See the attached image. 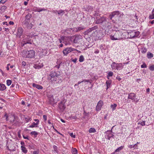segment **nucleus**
<instances>
[{
    "mask_svg": "<svg viewBox=\"0 0 154 154\" xmlns=\"http://www.w3.org/2000/svg\"><path fill=\"white\" fill-rule=\"evenodd\" d=\"M49 101L51 104H52L54 103H57V101L55 100L52 95L49 99Z\"/></svg>",
    "mask_w": 154,
    "mask_h": 154,
    "instance_id": "nucleus-18",
    "label": "nucleus"
},
{
    "mask_svg": "<svg viewBox=\"0 0 154 154\" xmlns=\"http://www.w3.org/2000/svg\"><path fill=\"white\" fill-rule=\"evenodd\" d=\"M113 74V73L112 72H110L108 73V75L110 77L112 76Z\"/></svg>",
    "mask_w": 154,
    "mask_h": 154,
    "instance_id": "nucleus-47",
    "label": "nucleus"
},
{
    "mask_svg": "<svg viewBox=\"0 0 154 154\" xmlns=\"http://www.w3.org/2000/svg\"><path fill=\"white\" fill-rule=\"evenodd\" d=\"M70 136H71L73 138H75V135L73 133H70L69 134Z\"/></svg>",
    "mask_w": 154,
    "mask_h": 154,
    "instance_id": "nucleus-50",
    "label": "nucleus"
},
{
    "mask_svg": "<svg viewBox=\"0 0 154 154\" xmlns=\"http://www.w3.org/2000/svg\"><path fill=\"white\" fill-rule=\"evenodd\" d=\"M7 1V0H1L0 2L4 4Z\"/></svg>",
    "mask_w": 154,
    "mask_h": 154,
    "instance_id": "nucleus-56",
    "label": "nucleus"
},
{
    "mask_svg": "<svg viewBox=\"0 0 154 154\" xmlns=\"http://www.w3.org/2000/svg\"><path fill=\"white\" fill-rule=\"evenodd\" d=\"M97 26H95L94 27L90 28L88 30L84 32V34L85 35H88L90 32H91L93 30L97 29Z\"/></svg>",
    "mask_w": 154,
    "mask_h": 154,
    "instance_id": "nucleus-8",
    "label": "nucleus"
},
{
    "mask_svg": "<svg viewBox=\"0 0 154 154\" xmlns=\"http://www.w3.org/2000/svg\"><path fill=\"white\" fill-rule=\"evenodd\" d=\"M123 68V66L122 63H117L116 69L117 70L122 69Z\"/></svg>",
    "mask_w": 154,
    "mask_h": 154,
    "instance_id": "nucleus-20",
    "label": "nucleus"
},
{
    "mask_svg": "<svg viewBox=\"0 0 154 154\" xmlns=\"http://www.w3.org/2000/svg\"><path fill=\"white\" fill-rule=\"evenodd\" d=\"M66 101L64 100L61 101L60 103H59V107L60 110H64L65 108L64 103Z\"/></svg>",
    "mask_w": 154,
    "mask_h": 154,
    "instance_id": "nucleus-12",
    "label": "nucleus"
},
{
    "mask_svg": "<svg viewBox=\"0 0 154 154\" xmlns=\"http://www.w3.org/2000/svg\"><path fill=\"white\" fill-rule=\"evenodd\" d=\"M74 50L72 48H68L65 49L63 51V53L64 55H67V54Z\"/></svg>",
    "mask_w": 154,
    "mask_h": 154,
    "instance_id": "nucleus-7",
    "label": "nucleus"
},
{
    "mask_svg": "<svg viewBox=\"0 0 154 154\" xmlns=\"http://www.w3.org/2000/svg\"><path fill=\"white\" fill-rule=\"evenodd\" d=\"M39 153V151L38 150L34 151L33 152V154H38Z\"/></svg>",
    "mask_w": 154,
    "mask_h": 154,
    "instance_id": "nucleus-55",
    "label": "nucleus"
},
{
    "mask_svg": "<svg viewBox=\"0 0 154 154\" xmlns=\"http://www.w3.org/2000/svg\"><path fill=\"white\" fill-rule=\"evenodd\" d=\"M65 14V12L64 10H60L58 11V14L59 15L62 16V15Z\"/></svg>",
    "mask_w": 154,
    "mask_h": 154,
    "instance_id": "nucleus-28",
    "label": "nucleus"
},
{
    "mask_svg": "<svg viewBox=\"0 0 154 154\" xmlns=\"http://www.w3.org/2000/svg\"><path fill=\"white\" fill-rule=\"evenodd\" d=\"M24 119L26 122H28L31 120V118L29 116H28L27 117H25Z\"/></svg>",
    "mask_w": 154,
    "mask_h": 154,
    "instance_id": "nucleus-36",
    "label": "nucleus"
},
{
    "mask_svg": "<svg viewBox=\"0 0 154 154\" xmlns=\"http://www.w3.org/2000/svg\"><path fill=\"white\" fill-rule=\"evenodd\" d=\"M43 118L44 119L45 121H46L47 120V116L46 115H43Z\"/></svg>",
    "mask_w": 154,
    "mask_h": 154,
    "instance_id": "nucleus-49",
    "label": "nucleus"
},
{
    "mask_svg": "<svg viewBox=\"0 0 154 154\" xmlns=\"http://www.w3.org/2000/svg\"><path fill=\"white\" fill-rule=\"evenodd\" d=\"M28 51L25 50L22 52V56L23 57L27 58Z\"/></svg>",
    "mask_w": 154,
    "mask_h": 154,
    "instance_id": "nucleus-21",
    "label": "nucleus"
},
{
    "mask_svg": "<svg viewBox=\"0 0 154 154\" xmlns=\"http://www.w3.org/2000/svg\"><path fill=\"white\" fill-rule=\"evenodd\" d=\"M141 68H146L147 67V66L145 63H144L141 66Z\"/></svg>",
    "mask_w": 154,
    "mask_h": 154,
    "instance_id": "nucleus-46",
    "label": "nucleus"
},
{
    "mask_svg": "<svg viewBox=\"0 0 154 154\" xmlns=\"http://www.w3.org/2000/svg\"><path fill=\"white\" fill-rule=\"evenodd\" d=\"M41 34H39L38 35H35V39H38V38L39 39V40L40 39H41V38H42L41 36Z\"/></svg>",
    "mask_w": 154,
    "mask_h": 154,
    "instance_id": "nucleus-43",
    "label": "nucleus"
},
{
    "mask_svg": "<svg viewBox=\"0 0 154 154\" xmlns=\"http://www.w3.org/2000/svg\"><path fill=\"white\" fill-rule=\"evenodd\" d=\"M40 51L41 54L42 56H44L47 54V51L45 49H43L41 48L40 49Z\"/></svg>",
    "mask_w": 154,
    "mask_h": 154,
    "instance_id": "nucleus-19",
    "label": "nucleus"
},
{
    "mask_svg": "<svg viewBox=\"0 0 154 154\" xmlns=\"http://www.w3.org/2000/svg\"><path fill=\"white\" fill-rule=\"evenodd\" d=\"M32 17V15L31 14H28L25 17V20L23 22H29L30 20V19Z\"/></svg>",
    "mask_w": 154,
    "mask_h": 154,
    "instance_id": "nucleus-17",
    "label": "nucleus"
},
{
    "mask_svg": "<svg viewBox=\"0 0 154 154\" xmlns=\"http://www.w3.org/2000/svg\"><path fill=\"white\" fill-rule=\"evenodd\" d=\"M34 121L35 122H36V123H38V124L39 123V121L38 119H34Z\"/></svg>",
    "mask_w": 154,
    "mask_h": 154,
    "instance_id": "nucleus-58",
    "label": "nucleus"
},
{
    "mask_svg": "<svg viewBox=\"0 0 154 154\" xmlns=\"http://www.w3.org/2000/svg\"><path fill=\"white\" fill-rule=\"evenodd\" d=\"M149 69L151 71H154V65L151 66L149 67Z\"/></svg>",
    "mask_w": 154,
    "mask_h": 154,
    "instance_id": "nucleus-45",
    "label": "nucleus"
},
{
    "mask_svg": "<svg viewBox=\"0 0 154 154\" xmlns=\"http://www.w3.org/2000/svg\"><path fill=\"white\" fill-rule=\"evenodd\" d=\"M112 132V130L110 131L108 130L106 133L105 136V138L106 139L110 140L111 137L114 138V135L112 134L111 133Z\"/></svg>",
    "mask_w": 154,
    "mask_h": 154,
    "instance_id": "nucleus-6",
    "label": "nucleus"
},
{
    "mask_svg": "<svg viewBox=\"0 0 154 154\" xmlns=\"http://www.w3.org/2000/svg\"><path fill=\"white\" fill-rule=\"evenodd\" d=\"M150 19H154V11L153 10L152 11V14L149 16Z\"/></svg>",
    "mask_w": 154,
    "mask_h": 154,
    "instance_id": "nucleus-31",
    "label": "nucleus"
},
{
    "mask_svg": "<svg viewBox=\"0 0 154 154\" xmlns=\"http://www.w3.org/2000/svg\"><path fill=\"white\" fill-rule=\"evenodd\" d=\"M34 121L35 122H36V123H38V124L39 123V121L38 119H34Z\"/></svg>",
    "mask_w": 154,
    "mask_h": 154,
    "instance_id": "nucleus-57",
    "label": "nucleus"
},
{
    "mask_svg": "<svg viewBox=\"0 0 154 154\" xmlns=\"http://www.w3.org/2000/svg\"><path fill=\"white\" fill-rule=\"evenodd\" d=\"M138 124L141 125L142 126H145V121H140L138 123Z\"/></svg>",
    "mask_w": 154,
    "mask_h": 154,
    "instance_id": "nucleus-38",
    "label": "nucleus"
},
{
    "mask_svg": "<svg viewBox=\"0 0 154 154\" xmlns=\"http://www.w3.org/2000/svg\"><path fill=\"white\" fill-rule=\"evenodd\" d=\"M0 86H1V90L3 91L6 89V88L5 85L0 83Z\"/></svg>",
    "mask_w": 154,
    "mask_h": 154,
    "instance_id": "nucleus-29",
    "label": "nucleus"
},
{
    "mask_svg": "<svg viewBox=\"0 0 154 154\" xmlns=\"http://www.w3.org/2000/svg\"><path fill=\"white\" fill-rule=\"evenodd\" d=\"M53 12L54 13H55V14H57V13L58 14V11H57V10H54L53 11Z\"/></svg>",
    "mask_w": 154,
    "mask_h": 154,
    "instance_id": "nucleus-62",
    "label": "nucleus"
},
{
    "mask_svg": "<svg viewBox=\"0 0 154 154\" xmlns=\"http://www.w3.org/2000/svg\"><path fill=\"white\" fill-rule=\"evenodd\" d=\"M89 131L90 133H94L96 132V131L94 128H91L89 129Z\"/></svg>",
    "mask_w": 154,
    "mask_h": 154,
    "instance_id": "nucleus-35",
    "label": "nucleus"
},
{
    "mask_svg": "<svg viewBox=\"0 0 154 154\" xmlns=\"http://www.w3.org/2000/svg\"><path fill=\"white\" fill-rule=\"evenodd\" d=\"M117 106V104H114L111 105V107L112 108L113 110H114L116 109V108Z\"/></svg>",
    "mask_w": 154,
    "mask_h": 154,
    "instance_id": "nucleus-39",
    "label": "nucleus"
},
{
    "mask_svg": "<svg viewBox=\"0 0 154 154\" xmlns=\"http://www.w3.org/2000/svg\"><path fill=\"white\" fill-rule=\"evenodd\" d=\"M72 154H77V150L75 148H73L72 149Z\"/></svg>",
    "mask_w": 154,
    "mask_h": 154,
    "instance_id": "nucleus-33",
    "label": "nucleus"
},
{
    "mask_svg": "<svg viewBox=\"0 0 154 154\" xmlns=\"http://www.w3.org/2000/svg\"><path fill=\"white\" fill-rule=\"evenodd\" d=\"M128 147L130 148H132L134 147V145H130L128 146Z\"/></svg>",
    "mask_w": 154,
    "mask_h": 154,
    "instance_id": "nucleus-52",
    "label": "nucleus"
},
{
    "mask_svg": "<svg viewBox=\"0 0 154 154\" xmlns=\"http://www.w3.org/2000/svg\"><path fill=\"white\" fill-rule=\"evenodd\" d=\"M43 65L42 63H39V61H38L33 66V67L35 69H39L43 66Z\"/></svg>",
    "mask_w": 154,
    "mask_h": 154,
    "instance_id": "nucleus-10",
    "label": "nucleus"
},
{
    "mask_svg": "<svg viewBox=\"0 0 154 154\" xmlns=\"http://www.w3.org/2000/svg\"><path fill=\"white\" fill-rule=\"evenodd\" d=\"M27 58L33 57L35 55V52L33 50L28 51Z\"/></svg>",
    "mask_w": 154,
    "mask_h": 154,
    "instance_id": "nucleus-13",
    "label": "nucleus"
},
{
    "mask_svg": "<svg viewBox=\"0 0 154 154\" xmlns=\"http://www.w3.org/2000/svg\"><path fill=\"white\" fill-rule=\"evenodd\" d=\"M103 104V102L102 100H100L97 104L96 108V110L97 111H99L100 110Z\"/></svg>",
    "mask_w": 154,
    "mask_h": 154,
    "instance_id": "nucleus-9",
    "label": "nucleus"
},
{
    "mask_svg": "<svg viewBox=\"0 0 154 154\" xmlns=\"http://www.w3.org/2000/svg\"><path fill=\"white\" fill-rule=\"evenodd\" d=\"M22 65L23 66H25L26 65V62L24 61L22 62Z\"/></svg>",
    "mask_w": 154,
    "mask_h": 154,
    "instance_id": "nucleus-54",
    "label": "nucleus"
},
{
    "mask_svg": "<svg viewBox=\"0 0 154 154\" xmlns=\"http://www.w3.org/2000/svg\"><path fill=\"white\" fill-rule=\"evenodd\" d=\"M23 137L25 139H27L28 140H29V137H28V136H25L23 135Z\"/></svg>",
    "mask_w": 154,
    "mask_h": 154,
    "instance_id": "nucleus-60",
    "label": "nucleus"
},
{
    "mask_svg": "<svg viewBox=\"0 0 154 154\" xmlns=\"http://www.w3.org/2000/svg\"><path fill=\"white\" fill-rule=\"evenodd\" d=\"M112 83V81L111 80H108L106 81V90L108 88H109L110 86V85Z\"/></svg>",
    "mask_w": 154,
    "mask_h": 154,
    "instance_id": "nucleus-23",
    "label": "nucleus"
},
{
    "mask_svg": "<svg viewBox=\"0 0 154 154\" xmlns=\"http://www.w3.org/2000/svg\"><path fill=\"white\" fill-rule=\"evenodd\" d=\"M128 36L130 38H133L136 36L135 31H133L132 32H129L128 33Z\"/></svg>",
    "mask_w": 154,
    "mask_h": 154,
    "instance_id": "nucleus-14",
    "label": "nucleus"
},
{
    "mask_svg": "<svg viewBox=\"0 0 154 154\" xmlns=\"http://www.w3.org/2000/svg\"><path fill=\"white\" fill-rule=\"evenodd\" d=\"M73 42L75 43H77L78 42V38H75L73 40Z\"/></svg>",
    "mask_w": 154,
    "mask_h": 154,
    "instance_id": "nucleus-51",
    "label": "nucleus"
},
{
    "mask_svg": "<svg viewBox=\"0 0 154 154\" xmlns=\"http://www.w3.org/2000/svg\"><path fill=\"white\" fill-rule=\"evenodd\" d=\"M24 42H25V44H31L32 42V41L31 39L28 40L27 41H24Z\"/></svg>",
    "mask_w": 154,
    "mask_h": 154,
    "instance_id": "nucleus-40",
    "label": "nucleus"
},
{
    "mask_svg": "<svg viewBox=\"0 0 154 154\" xmlns=\"http://www.w3.org/2000/svg\"><path fill=\"white\" fill-rule=\"evenodd\" d=\"M135 33H136V35L135 37H137L139 35V32H135Z\"/></svg>",
    "mask_w": 154,
    "mask_h": 154,
    "instance_id": "nucleus-63",
    "label": "nucleus"
},
{
    "mask_svg": "<svg viewBox=\"0 0 154 154\" xmlns=\"http://www.w3.org/2000/svg\"><path fill=\"white\" fill-rule=\"evenodd\" d=\"M88 8H89V10H90V11H92V9H93V8H92V7H91V6H89V7H88Z\"/></svg>",
    "mask_w": 154,
    "mask_h": 154,
    "instance_id": "nucleus-64",
    "label": "nucleus"
},
{
    "mask_svg": "<svg viewBox=\"0 0 154 154\" xmlns=\"http://www.w3.org/2000/svg\"><path fill=\"white\" fill-rule=\"evenodd\" d=\"M136 97V96L135 94L134 93H131L128 94V99H131L132 100V102L136 103L138 102L139 100L137 99Z\"/></svg>",
    "mask_w": 154,
    "mask_h": 154,
    "instance_id": "nucleus-4",
    "label": "nucleus"
},
{
    "mask_svg": "<svg viewBox=\"0 0 154 154\" xmlns=\"http://www.w3.org/2000/svg\"><path fill=\"white\" fill-rule=\"evenodd\" d=\"M32 86L39 90L42 89L43 88V87L42 86L34 83L32 84Z\"/></svg>",
    "mask_w": 154,
    "mask_h": 154,
    "instance_id": "nucleus-16",
    "label": "nucleus"
},
{
    "mask_svg": "<svg viewBox=\"0 0 154 154\" xmlns=\"http://www.w3.org/2000/svg\"><path fill=\"white\" fill-rule=\"evenodd\" d=\"M117 63L115 62H113L112 63L111 65V67L112 69H116Z\"/></svg>",
    "mask_w": 154,
    "mask_h": 154,
    "instance_id": "nucleus-24",
    "label": "nucleus"
},
{
    "mask_svg": "<svg viewBox=\"0 0 154 154\" xmlns=\"http://www.w3.org/2000/svg\"><path fill=\"white\" fill-rule=\"evenodd\" d=\"M147 57L148 58H151L153 57V55L150 52H148L147 54Z\"/></svg>",
    "mask_w": 154,
    "mask_h": 154,
    "instance_id": "nucleus-30",
    "label": "nucleus"
},
{
    "mask_svg": "<svg viewBox=\"0 0 154 154\" xmlns=\"http://www.w3.org/2000/svg\"><path fill=\"white\" fill-rule=\"evenodd\" d=\"M123 38L122 32L119 30L114 31L110 35V38L112 40H120Z\"/></svg>",
    "mask_w": 154,
    "mask_h": 154,
    "instance_id": "nucleus-2",
    "label": "nucleus"
},
{
    "mask_svg": "<svg viewBox=\"0 0 154 154\" xmlns=\"http://www.w3.org/2000/svg\"><path fill=\"white\" fill-rule=\"evenodd\" d=\"M83 114L85 116H87L89 114V112H86L85 111H84Z\"/></svg>",
    "mask_w": 154,
    "mask_h": 154,
    "instance_id": "nucleus-59",
    "label": "nucleus"
},
{
    "mask_svg": "<svg viewBox=\"0 0 154 154\" xmlns=\"http://www.w3.org/2000/svg\"><path fill=\"white\" fill-rule=\"evenodd\" d=\"M31 134L34 135L35 137H36L38 134V133L35 131H32L30 133Z\"/></svg>",
    "mask_w": 154,
    "mask_h": 154,
    "instance_id": "nucleus-32",
    "label": "nucleus"
},
{
    "mask_svg": "<svg viewBox=\"0 0 154 154\" xmlns=\"http://www.w3.org/2000/svg\"><path fill=\"white\" fill-rule=\"evenodd\" d=\"M60 75L58 74L55 71H51L48 76V79L50 80L51 81L54 82H57V83H59L62 82L61 79H59Z\"/></svg>",
    "mask_w": 154,
    "mask_h": 154,
    "instance_id": "nucleus-1",
    "label": "nucleus"
},
{
    "mask_svg": "<svg viewBox=\"0 0 154 154\" xmlns=\"http://www.w3.org/2000/svg\"><path fill=\"white\" fill-rule=\"evenodd\" d=\"M7 7L5 6H3L0 7V12L3 13L4 12L7 8Z\"/></svg>",
    "mask_w": 154,
    "mask_h": 154,
    "instance_id": "nucleus-25",
    "label": "nucleus"
},
{
    "mask_svg": "<svg viewBox=\"0 0 154 154\" xmlns=\"http://www.w3.org/2000/svg\"><path fill=\"white\" fill-rule=\"evenodd\" d=\"M29 22H23L22 24L28 29H31L33 26V25Z\"/></svg>",
    "mask_w": 154,
    "mask_h": 154,
    "instance_id": "nucleus-5",
    "label": "nucleus"
},
{
    "mask_svg": "<svg viewBox=\"0 0 154 154\" xmlns=\"http://www.w3.org/2000/svg\"><path fill=\"white\" fill-rule=\"evenodd\" d=\"M84 58L83 56L81 55L80 56L79 60L80 62H82L84 61Z\"/></svg>",
    "mask_w": 154,
    "mask_h": 154,
    "instance_id": "nucleus-37",
    "label": "nucleus"
},
{
    "mask_svg": "<svg viewBox=\"0 0 154 154\" xmlns=\"http://www.w3.org/2000/svg\"><path fill=\"white\" fill-rule=\"evenodd\" d=\"M17 135H18V137L20 138L21 137V135H20V131H18L17 133Z\"/></svg>",
    "mask_w": 154,
    "mask_h": 154,
    "instance_id": "nucleus-61",
    "label": "nucleus"
},
{
    "mask_svg": "<svg viewBox=\"0 0 154 154\" xmlns=\"http://www.w3.org/2000/svg\"><path fill=\"white\" fill-rule=\"evenodd\" d=\"M77 60V58H75L74 59H72V62H74V63H75L76 62V61Z\"/></svg>",
    "mask_w": 154,
    "mask_h": 154,
    "instance_id": "nucleus-53",
    "label": "nucleus"
},
{
    "mask_svg": "<svg viewBox=\"0 0 154 154\" xmlns=\"http://www.w3.org/2000/svg\"><path fill=\"white\" fill-rule=\"evenodd\" d=\"M104 23L105 25V27H107L109 26V24L110 23L108 21H107V19L106 18L104 17H100L95 21L96 24L101 23Z\"/></svg>",
    "mask_w": 154,
    "mask_h": 154,
    "instance_id": "nucleus-3",
    "label": "nucleus"
},
{
    "mask_svg": "<svg viewBox=\"0 0 154 154\" xmlns=\"http://www.w3.org/2000/svg\"><path fill=\"white\" fill-rule=\"evenodd\" d=\"M147 50L146 48H142L141 49V52L143 53H145L146 52Z\"/></svg>",
    "mask_w": 154,
    "mask_h": 154,
    "instance_id": "nucleus-42",
    "label": "nucleus"
},
{
    "mask_svg": "<svg viewBox=\"0 0 154 154\" xmlns=\"http://www.w3.org/2000/svg\"><path fill=\"white\" fill-rule=\"evenodd\" d=\"M123 148V146H120V147L118 148L117 149H116L115 152H119L120 151V150H121Z\"/></svg>",
    "mask_w": 154,
    "mask_h": 154,
    "instance_id": "nucleus-34",
    "label": "nucleus"
},
{
    "mask_svg": "<svg viewBox=\"0 0 154 154\" xmlns=\"http://www.w3.org/2000/svg\"><path fill=\"white\" fill-rule=\"evenodd\" d=\"M5 117V119L7 121H8V116L7 115V113H5V114L4 115Z\"/></svg>",
    "mask_w": 154,
    "mask_h": 154,
    "instance_id": "nucleus-48",
    "label": "nucleus"
},
{
    "mask_svg": "<svg viewBox=\"0 0 154 154\" xmlns=\"http://www.w3.org/2000/svg\"><path fill=\"white\" fill-rule=\"evenodd\" d=\"M21 150L24 153H26L27 152V150L25 147L23 146H21Z\"/></svg>",
    "mask_w": 154,
    "mask_h": 154,
    "instance_id": "nucleus-27",
    "label": "nucleus"
},
{
    "mask_svg": "<svg viewBox=\"0 0 154 154\" xmlns=\"http://www.w3.org/2000/svg\"><path fill=\"white\" fill-rule=\"evenodd\" d=\"M120 14L119 12V11H115L112 12L109 16V18L111 20L112 19L113 17L115 15H118Z\"/></svg>",
    "mask_w": 154,
    "mask_h": 154,
    "instance_id": "nucleus-11",
    "label": "nucleus"
},
{
    "mask_svg": "<svg viewBox=\"0 0 154 154\" xmlns=\"http://www.w3.org/2000/svg\"><path fill=\"white\" fill-rule=\"evenodd\" d=\"M7 84L8 86H10L11 84L12 81L10 80H7Z\"/></svg>",
    "mask_w": 154,
    "mask_h": 154,
    "instance_id": "nucleus-41",
    "label": "nucleus"
},
{
    "mask_svg": "<svg viewBox=\"0 0 154 154\" xmlns=\"http://www.w3.org/2000/svg\"><path fill=\"white\" fill-rule=\"evenodd\" d=\"M85 29V27L83 26L78 27L77 28H76L74 29V30L76 32L81 31Z\"/></svg>",
    "mask_w": 154,
    "mask_h": 154,
    "instance_id": "nucleus-22",
    "label": "nucleus"
},
{
    "mask_svg": "<svg viewBox=\"0 0 154 154\" xmlns=\"http://www.w3.org/2000/svg\"><path fill=\"white\" fill-rule=\"evenodd\" d=\"M23 31V29L22 28L19 27L18 28L17 34L20 37L22 35Z\"/></svg>",
    "mask_w": 154,
    "mask_h": 154,
    "instance_id": "nucleus-15",
    "label": "nucleus"
},
{
    "mask_svg": "<svg viewBox=\"0 0 154 154\" xmlns=\"http://www.w3.org/2000/svg\"><path fill=\"white\" fill-rule=\"evenodd\" d=\"M46 10V9L45 8H38L37 9V11L38 12H40L42 11H45Z\"/></svg>",
    "mask_w": 154,
    "mask_h": 154,
    "instance_id": "nucleus-44",
    "label": "nucleus"
},
{
    "mask_svg": "<svg viewBox=\"0 0 154 154\" xmlns=\"http://www.w3.org/2000/svg\"><path fill=\"white\" fill-rule=\"evenodd\" d=\"M38 125V123H35V122H33L32 123L31 125L29 126V127L31 128H33L34 127H38L37 125Z\"/></svg>",
    "mask_w": 154,
    "mask_h": 154,
    "instance_id": "nucleus-26",
    "label": "nucleus"
}]
</instances>
